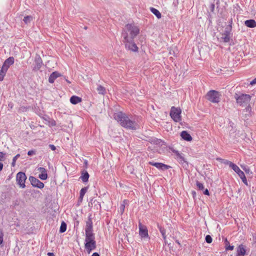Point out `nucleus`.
I'll return each instance as SVG.
<instances>
[{"label": "nucleus", "mask_w": 256, "mask_h": 256, "mask_svg": "<svg viewBox=\"0 0 256 256\" xmlns=\"http://www.w3.org/2000/svg\"><path fill=\"white\" fill-rule=\"evenodd\" d=\"M114 118L122 126L126 128L136 130L139 127L134 120H130L128 116L122 112L115 114Z\"/></svg>", "instance_id": "obj_1"}, {"label": "nucleus", "mask_w": 256, "mask_h": 256, "mask_svg": "<svg viewBox=\"0 0 256 256\" xmlns=\"http://www.w3.org/2000/svg\"><path fill=\"white\" fill-rule=\"evenodd\" d=\"M122 36L124 38L123 42L126 48L132 52H138V48L134 42V39H130L129 38L128 32L124 31L122 32Z\"/></svg>", "instance_id": "obj_2"}, {"label": "nucleus", "mask_w": 256, "mask_h": 256, "mask_svg": "<svg viewBox=\"0 0 256 256\" xmlns=\"http://www.w3.org/2000/svg\"><path fill=\"white\" fill-rule=\"evenodd\" d=\"M234 98L238 105L241 106H246L250 101L252 96L250 94H236Z\"/></svg>", "instance_id": "obj_3"}, {"label": "nucleus", "mask_w": 256, "mask_h": 256, "mask_svg": "<svg viewBox=\"0 0 256 256\" xmlns=\"http://www.w3.org/2000/svg\"><path fill=\"white\" fill-rule=\"evenodd\" d=\"M126 31L128 33V36L130 39H134L139 33L140 30L138 26L132 24H128L125 26V29L123 32Z\"/></svg>", "instance_id": "obj_4"}, {"label": "nucleus", "mask_w": 256, "mask_h": 256, "mask_svg": "<svg viewBox=\"0 0 256 256\" xmlns=\"http://www.w3.org/2000/svg\"><path fill=\"white\" fill-rule=\"evenodd\" d=\"M181 112L182 110L180 108L172 106L170 110V116L174 122H179L182 120Z\"/></svg>", "instance_id": "obj_5"}, {"label": "nucleus", "mask_w": 256, "mask_h": 256, "mask_svg": "<svg viewBox=\"0 0 256 256\" xmlns=\"http://www.w3.org/2000/svg\"><path fill=\"white\" fill-rule=\"evenodd\" d=\"M220 94L217 91L212 90L206 94V98L213 103H218L220 102Z\"/></svg>", "instance_id": "obj_6"}, {"label": "nucleus", "mask_w": 256, "mask_h": 256, "mask_svg": "<svg viewBox=\"0 0 256 256\" xmlns=\"http://www.w3.org/2000/svg\"><path fill=\"white\" fill-rule=\"evenodd\" d=\"M26 180V176L25 173L23 172H18L16 174V180L17 184L21 188H24L26 187L25 182Z\"/></svg>", "instance_id": "obj_7"}, {"label": "nucleus", "mask_w": 256, "mask_h": 256, "mask_svg": "<svg viewBox=\"0 0 256 256\" xmlns=\"http://www.w3.org/2000/svg\"><path fill=\"white\" fill-rule=\"evenodd\" d=\"M240 176V178L242 179V182L246 185H248L247 179L245 176L244 172L240 170L238 166H234V168L232 169Z\"/></svg>", "instance_id": "obj_8"}, {"label": "nucleus", "mask_w": 256, "mask_h": 256, "mask_svg": "<svg viewBox=\"0 0 256 256\" xmlns=\"http://www.w3.org/2000/svg\"><path fill=\"white\" fill-rule=\"evenodd\" d=\"M29 180L32 185L34 187H36L39 188H42L44 187V184L34 176H30Z\"/></svg>", "instance_id": "obj_9"}, {"label": "nucleus", "mask_w": 256, "mask_h": 256, "mask_svg": "<svg viewBox=\"0 0 256 256\" xmlns=\"http://www.w3.org/2000/svg\"><path fill=\"white\" fill-rule=\"evenodd\" d=\"M139 234L142 238H148V230L146 227L139 222Z\"/></svg>", "instance_id": "obj_10"}, {"label": "nucleus", "mask_w": 256, "mask_h": 256, "mask_svg": "<svg viewBox=\"0 0 256 256\" xmlns=\"http://www.w3.org/2000/svg\"><path fill=\"white\" fill-rule=\"evenodd\" d=\"M149 164L152 166H154L158 170H168L170 168V166H168L165 164H164L162 163H160V162H150Z\"/></svg>", "instance_id": "obj_11"}, {"label": "nucleus", "mask_w": 256, "mask_h": 256, "mask_svg": "<svg viewBox=\"0 0 256 256\" xmlns=\"http://www.w3.org/2000/svg\"><path fill=\"white\" fill-rule=\"evenodd\" d=\"M85 248L88 253L90 254L92 250L96 248V242H86L84 244Z\"/></svg>", "instance_id": "obj_12"}, {"label": "nucleus", "mask_w": 256, "mask_h": 256, "mask_svg": "<svg viewBox=\"0 0 256 256\" xmlns=\"http://www.w3.org/2000/svg\"><path fill=\"white\" fill-rule=\"evenodd\" d=\"M40 174L38 178L42 180H46L48 178V174L46 170L44 168L40 167L38 170Z\"/></svg>", "instance_id": "obj_13"}, {"label": "nucleus", "mask_w": 256, "mask_h": 256, "mask_svg": "<svg viewBox=\"0 0 256 256\" xmlns=\"http://www.w3.org/2000/svg\"><path fill=\"white\" fill-rule=\"evenodd\" d=\"M14 57H10L7 58L4 62L2 66L5 67L6 69H8L9 67L14 64Z\"/></svg>", "instance_id": "obj_14"}, {"label": "nucleus", "mask_w": 256, "mask_h": 256, "mask_svg": "<svg viewBox=\"0 0 256 256\" xmlns=\"http://www.w3.org/2000/svg\"><path fill=\"white\" fill-rule=\"evenodd\" d=\"M246 252L244 246L243 244H240L238 248L236 256H244Z\"/></svg>", "instance_id": "obj_15"}, {"label": "nucleus", "mask_w": 256, "mask_h": 256, "mask_svg": "<svg viewBox=\"0 0 256 256\" xmlns=\"http://www.w3.org/2000/svg\"><path fill=\"white\" fill-rule=\"evenodd\" d=\"M180 136L185 140L190 142L192 140V137L186 131L182 132Z\"/></svg>", "instance_id": "obj_16"}, {"label": "nucleus", "mask_w": 256, "mask_h": 256, "mask_svg": "<svg viewBox=\"0 0 256 256\" xmlns=\"http://www.w3.org/2000/svg\"><path fill=\"white\" fill-rule=\"evenodd\" d=\"M60 76V74L57 72H53L50 76L48 78V82L52 84L55 80Z\"/></svg>", "instance_id": "obj_17"}, {"label": "nucleus", "mask_w": 256, "mask_h": 256, "mask_svg": "<svg viewBox=\"0 0 256 256\" xmlns=\"http://www.w3.org/2000/svg\"><path fill=\"white\" fill-rule=\"evenodd\" d=\"M82 100L81 98L78 97L76 96H73L70 98V102L73 104H78L79 102H80Z\"/></svg>", "instance_id": "obj_18"}, {"label": "nucleus", "mask_w": 256, "mask_h": 256, "mask_svg": "<svg viewBox=\"0 0 256 256\" xmlns=\"http://www.w3.org/2000/svg\"><path fill=\"white\" fill-rule=\"evenodd\" d=\"M92 215L88 216V220L86 222V226L85 230H93L92 229V222L91 218Z\"/></svg>", "instance_id": "obj_19"}, {"label": "nucleus", "mask_w": 256, "mask_h": 256, "mask_svg": "<svg viewBox=\"0 0 256 256\" xmlns=\"http://www.w3.org/2000/svg\"><path fill=\"white\" fill-rule=\"evenodd\" d=\"M244 24L248 28H254L256 27V22L254 20H246L244 22Z\"/></svg>", "instance_id": "obj_20"}, {"label": "nucleus", "mask_w": 256, "mask_h": 256, "mask_svg": "<svg viewBox=\"0 0 256 256\" xmlns=\"http://www.w3.org/2000/svg\"><path fill=\"white\" fill-rule=\"evenodd\" d=\"M216 160L220 162H221L224 163L225 164L228 165L232 169H233L234 168V166H236V164L228 160H224L221 158H217Z\"/></svg>", "instance_id": "obj_21"}, {"label": "nucleus", "mask_w": 256, "mask_h": 256, "mask_svg": "<svg viewBox=\"0 0 256 256\" xmlns=\"http://www.w3.org/2000/svg\"><path fill=\"white\" fill-rule=\"evenodd\" d=\"M232 30V26L231 24H228L224 30L223 33L222 34V35H227L229 36H231V32Z\"/></svg>", "instance_id": "obj_22"}, {"label": "nucleus", "mask_w": 256, "mask_h": 256, "mask_svg": "<svg viewBox=\"0 0 256 256\" xmlns=\"http://www.w3.org/2000/svg\"><path fill=\"white\" fill-rule=\"evenodd\" d=\"M35 62L36 63V66L34 67V70H38L41 68L42 60L40 58H36Z\"/></svg>", "instance_id": "obj_23"}, {"label": "nucleus", "mask_w": 256, "mask_h": 256, "mask_svg": "<svg viewBox=\"0 0 256 256\" xmlns=\"http://www.w3.org/2000/svg\"><path fill=\"white\" fill-rule=\"evenodd\" d=\"M150 12L154 14L158 18L160 19L161 18L162 14H161L160 12L157 9H156L154 8H150Z\"/></svg>", "instance_id": "obj_24"}, {"label": "nucleus", "mask_w": 256, "mask_h": 256, "mask_svg": "<svg viewBox=\"0 0 256 256\" xmlns=\"http://www.w3.org/2000/svg\"><path fill=\"white\" fill-rule=\"evenodd\" d=\"M8 70L6 69L5 67H2L0 70V82L4 80V77Z\"/></svg>", "instance_id": "obj_25"}, {"label": "nucleus", "mask_w": 256, "mask_h": 256, "mask_svg": "<svg viewBox=\"0 0 256 256\" xmlns=\"http://www.w3.org/2000/svg\"><path fill=\"white\" fill-rule=\"evenodd\" d=\"M89 178V174L87 172H82V176H80V178L84 182H87Z\"/></svg>", "instance_id": "obj_26"}, {"label": "nucleus", "mask_w": 256, "mask_h": 256, "mask_svg": "<svg viewBox=\"0 0 256 256\" xmlns=\"http://www.w3.org/2000/svg\"><path fill=\"white\" fill-rule=\"evenodd\" d=\"M88 188L86 187L83 188L80 190V200H82L83 199V198L87 192Z\"/></svg>", "instance_id": "obj_27"}, {"label": "nucleus", "mask_w": 256, "mask_h": 256, "mask_svg": "<svg viewBox=\"0 0 256 256\" xmlns=\"http://www.w3.org/2000/svg\"><path fill=\"white\" fill-rule=\"evenodd\" d=\"M97 91L99 94H104L106 93L105 88L101 85H99L97 88Z\"/></svg>", "instance_id": "obj_28"}, {"label": "nucleus", "mask_w": 256, "mask_h": 256, "mask_svg": "<svg viewBox=\"0 0 256 256\" xmlns=\"http://www.w3.org/2000/svg\"><path fill=\"white\" fill-rule=\"evenodd\" d=\"M66 224L64 222H62L60 226V233H63V232H65L66 231Z\"/></svg>", "instance_id": "obj_29"}, {"label": "nucleus", "mask_w": 256, "mask_h": 256, "mask_svg": "<svg viewBox=\"0 0 256 256\" xmlns=\"http://www.w3.org/2000/svg\"><path fill=\"white\" fill-rule=\"evenodd\" d=\"M85 232L86 238L94 236V234L92 232L93 230H85Z\"/></svg>", "instance_id": "obj_30"}, {"label": "nucleus", "mask_w": 256, "mask_h": 256, "mask_svg": "<svg viewBox=\"0 0 256 256\" xmlns=\"http://www.w3.org/2000/svg\"><path fill=\"white\" fill-rule=\"evenodd\" d=\"M126 202H127L126 200H124L122 202V203L120 204V211L121 214H122L124 211L125 204L126 203Z\"/></svg>", "instance_id": "obj_31"}, {"label": "nucleus", "mask_w": 256, "mask_h": 256, "mask_svg": "<svg viewBox=\"0 0 256 256\" xmlns=\"http://www.w3.org/2000/svg\"><path fill=\"white\" fill-rule=\"evenodd\" d=\"M222 36L221 38V40L224 42H230L231 36H227V35H222Z\"/></svg>", "instance_id": "obj_32"}, {"label": "nucleus", "mask_w": 256, "mask_h": 256, "mask_svg": "<svg viewBox=\"0 0 256 256\" xmlns=\"http://www.w3.org/2000/svg\"><path fill=\"white\" fill-rule=\"evenodd\" d=\"M159 230L162 234L163 238L164 240H166V232L165 229L164 228H162V227H160Z\"/></svg>", "instance_id": "obj_33"}, {"label": "nucleus", "mask_w": 256, "mask_h": 256, "mask_svg": "<svg viewBox=\"0 0 256 256\" xmlns=\"http://www.w3.org/2000/svg\"><path fill=\"white\" fill-rule=\"evenodd\" d=\"M32 20V16H28L24 18L23 20L26 24H28V23L30 22Z\"/></svg>", "instance_id": "obj_34"}, {"label": "nucleus", "mask_w": 256, "mask_h": 256, "mask_svg": "<svg viewBox=\"0 0 256 256\" xmlns=\"http://www.w3.org/2000/svg\"><path fill=\"white\" fill-rule=\"evenodd\" d=\"M20 156V154H18L15 156H14L13 158L12 162V166H15L16 160L18 158H19Z\"/></svg>", "instance_id": "obj_35"}, {"label": "nucleus", "mask_w": 256, "mask_h": 256, "mask_svg": "<svg viewBox=\"0 0 256 256\" xmlns=\"http://www.w3.org/2000/svg\"><path fill=\"white\" fill-rule=\"evenodd\" d=\"M96 242L95 241V236L86 238L85 242Z\"/></svg>", "instance_id": "obj_36"}, {"label": "nucleus", "mask_w": 256, "mask_h": 256, "mask_svg": "<svg viewBox=\"0 0 256 256\" xmlns=\"http://www.w3.org/2000/svg\"><path fill=\"white\" fill-rule=\"evenodd\" d=\"M196 184L197 187L200 190H204V186L202 184L200 183V182L197 181L196 182Z\"/></svg>", "instance_id": "obj_37"}, {"label": "nucleus", "mask_w": 256, "mask_h": 256, "mask_svg": "<svg viewBox=\"0 0 256 256\" xmlns=\"http://www.w3.org/2000/svg\"><path fill=\"white\" fill-rule=\"evenodd\" d=\"M242 168L246 172V174H252V172L250 171V169L248 168H246V166H242Z\"/></svg>", "instance_id": "obj_38"}, {"label": "nucleus", "mask_w": 256, "mask_h": 256, "mask_svg": "<svg viewBox=\"0 0 256 256\" xmlns=\"http://www.w3.org/2000/svg\"><path fill=\"white\" fill-rule=\"evenodd\" d=\"M212 239L210 236L207 235L206 236V241L208 244H210L212 242Z\"/></svg>", "instance_id": "obj_39"}, {"label": "nucleus", "mask_w": 256, "mask_h": 256, "mask_svg": "<svg viewBox=\"0 0 256 256\" xmlns=\"http://www.w3.org/2000/svg\"><path fill=\"white\" fill-rule=\"evenodd\" d=\"M175 51H176V52L177 51V50H176V48H174V49L170 48L169 50V54L170 55H173V56H176Z\"/></svg>", "instance_id": "obj_40"}, {"label": "nucleus", "mask_w": 256, "mask_h": 256, "mask_svg": "<svg viewBox=\"0 0 256 256\" xmlns=\"http://www.w3.org/2000/svg\"><path fill=\"white\" fill-rule=\"evenodd\" d=\"M6 154L0 152V161H3L5 160Z\"/></svg>", "instance_id": "obj_41"}, {"label": "nucleus", "mask_w": 256, "mask_h": 256, "mask_svg": "<svg viewBox=\"0 0 256 256\" xmlns=\"http://www.w3.org/2000/svg\"><path fill=\"white\" fill-rule=\"evenodd\" d=\"M226 250H234V246H228V244H229V242L227 241V240H226Z\"/></svg>", "instance_id": "obj_42"}, {"label": "nucleus", "mask_w": 256, "mask_h": 256, "mask_svg": "<svg viewBox=\"0 0 256 256\" xmlns=\"http://www.w3.org/2000/svg\"><path fill=\"white\" fill-rule=\"evenodd\" d=\"M3 236L4 234L2 231H0V245L3 242Z\"/></svg>", "instance_id": "obj_43"}, {"label": "nucleus", "mask_w": 256, "mask_h": 256, "mask_svg": "<svg viewBox=\"0 0 256 256\" xmlns=\"http://www.w3.org/2000/svg\"><path fill=\"white\" fill-rule=\"evenodd\" d=\"M36 154V152L34 150H29L28 152V156H32V154Z\"/></svg>", "instance_id": "obj_44"}, {"label": "nucleus", "mask_w": 256, "mask_h": 256, "mask_svg": "<svg viewBox=\"0 0 256 256\" xmlns=\"http://www.w3.org/2000/svg\"><path fill=\"white\" fill-rule=\"evenodd\" d=\"M176 156H177L178 158H179L182 160H184V156H182V154H181L180 153L179 154L177 155Z\"/></svg>", "instance_id": "obj_45"}, {"label": "nucleus", "mask_w": 256, "mask_h": 256, "mask_svg": "<svg viewBox=\"0 0 256 256\" xmlns=\"http://www.w3.org/2000/svg\"><path fill=\"white\" fill-rule=\"evenodd\" d=\"M49 147L50 148V149L52 150H54L56 149V146L54 144H50Z\"/></svg>", "instance_id": "obj_46"}, {"label": "nucleus", "mask_w": 256, "mask_h": 256, "mask_svg": "<svg viewBox=\"0 0 256 256\" xmlns=\"http://www.w3.org/2000/svg\"><path fill=\"white\" fill-rule=\"evenodd\" d=\"M256 84V78L250 82V84L254 85Z\"/></svg>", "instance_id": "obj_47"}, {"label": "nucleus", "mask_w": 256, "mask_h": 256, "mask_svg": "<svg viewBox=\"0 0 256 256\" xmlns=\"http://www.w3.org/2000/svg\"><path fill=\"white\" fill-rule=\"evenodd\" d=\"M204 194H206V195H207V196H209L210 195V193H209V192H208V189L204 190Z\"/></svg>", "instance_id": "obj_48"}, {"label": "nucleus", "mask_w": 256, "mask_h": 256, "mask_svg": "<svg viewBox=\"0 0 256 256\" xmlns=\"http://www.w3.org/2000/svg\"><path fill=\"white\" fill-rule=\"evenodd\" d=\"M4 164L2 162H0V172H1L3 168Z\"/></svg>", "instance_id": "obj_49"}, {"label": "nucleus", "mask_w": 256, "mask_h": 256, "mask_svg": "<svg viewBox=\"0 0 256 256\" xmlns=\"http://www.w3.org/2000/svg\"><path fill=\"white\" fill-rule=\"evenodd\" d=\"M172 152L176 154V156L179 154H180V152L178 150H174Z\"/></svg>", "instance_id": "obj_50"}, {"label": "nucleus", "mask_w": 256, "mask_h": 256, "mask_svg": "<svg viewBox=\"0 0 256 256\" xmlns=\"http://www.w3.org/2000/svg\"><path fill=\"white\" fill-rule=\"evenodd\" d=\"M251 110V108L250 106H248L246 108V111H250Z\"/></svg>", "instance_id": "obj_51"}, {"label": "nucleus", "mask_w": 256, "mask_h": 256, "mask_svg": "<svg viewBox=\"0 0 256 256\" xmlns=\"http://www.w3.org/2000/svg\"><path fill=\"white\" fill-rule=\"evenodd\" d=\"M48 256H54V254L52 252H48Z\"/></svg>", "instance_id": "obj_52"}, {"label": "nucleus", "mask_w": 256, "mask_h": 256, "mask_svg": "<svg viewBox=\"0 0 256 256\" xmlns=\"http://www.w3.org/2000/svg\"><path fill=\"white\" fill-rule=\"evenodd\" d=\"M92 256H100L98 252H94Z\"/></svg>", "instance_id": "obj_53"}, {"label": "nucleus", "mask_w": 256, "mask_h": 256, "mask_svg": "<svg viewBox=\"0 0 256 256\" xmlns=\"http://www.w3.org/2000/svg\"><path fill=\"white\" fill-rule=\"evenodd\" d=\"M232 19L231 18L229 24H231V26H232Z\"/></svg>", "instance_id": "obj_54"}, {"label": "nucleus", "mask_w": 256, "mask_h": 256, "mask_svg": "<svg viewBox=\"0 0 256 256\" xmlns=\"http://www.w3.org/2000/svg\"><path fill=\"white\" fill-rule=\"evenodd\" d=\"M8 106L10 107L11 108H12V104H8Z\"/></svg>", "instance_id": "obj_55"}, {"label": "nucleus", "mask_w": 256, "mask_h": 256, "mask_svg": "<svg viewBox=\"0 0 256 256\" xmlns=\"http://www.w3.org/2000/svg\"><path fill=\"white\" fill-rule=\"evenodd\" d=\"M52 125L55 126L56 125V122H54V123H52Z\"/></svg>", "instance_id": "obj_56"}, {"label": "nucleus", "mask_w": 256, "mask_h": 256, "mask_svg": "<svg viewBox=\"0 0 256 256\" xmlns=\"http://www.w3.org/2000/svg\"><path fill=\"white\" fill-rule=\"evenodd\" d=\"M176 242L178 244H180V242Z\"/></svg>", "instance_id": "obj_57"}]
</instances>
